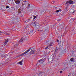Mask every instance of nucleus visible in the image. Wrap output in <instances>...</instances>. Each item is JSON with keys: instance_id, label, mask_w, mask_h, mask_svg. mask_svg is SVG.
Wrapping results in <instances>:
<instances>
[{"instance_id": "f257e3e1", "label": "nucleus", "mask_w": 76, "mask_h": 76, "mask_svg": "<svg viewBox=\"0 0 76 76\" xmlns=\"http://www.w3.org/2000/svg\"><path fill=\"white\" fill-rule=\"evenodd\" d=\"M31 50L30 52L29 53L31 55L32 54H34V51H33L32 50V49L31 48L28 49V50H27L25 52L23 53L22 54H21L19 56V57L20 56H23V55H25V54H27V53H28V52H29V51H30Z\"/></svg>"}, {"instance_id": "f03ea898", "label": "nucleus", "mask_w": 76, "mask_h": 76, "mask_svg": "<svg viewBox=\"0 0 76 76\" xmlns=\"http://www.w3.org/2000/svg\"><path fill=\"white\" fill-rule=\"evenodd\" d=\"M44 60H45V59H42L39 60L37 62V64H36V66H39L40 64H43V62H44V61H45Z\"/></svg>"}, {"instance_id": "7ed1b4c3", "label": "nucleus", "mask_w": 76, "mask_h": 76, "mask_svg": "<svg viewBox=\"0 0 76 76\" xmlns=\"http://www.w3.org/2000/svg\"><path fill=\"white\" fill-rule=\"evenodd\" d=\"M76 1H72L71 0L69 1H67L65 3V4L66 6H68L69 4H74V3H76Z\"/></svg>"}, {"instance_id": "20e7f679", "label": "nucleus", "mask_w": 76, "mask_h": 76, "mask_svg": "<svg viewBox=\"0 0 76 76\" xmlns=\"http://www.w3.org/2000/svg\"><path fill=\"white\" fill-rule=\"evenodd\" d=\"M47 44L49 45V46H53L54 44H53V42H50V41H48L46 42Z\"/></svg>"}, {"instance_id": "39448f33", "label": "nucleus", "mask_w": 76, "mask_h": 76, "mask_svg": "<svg viewBox=\"0 0 76 76\" xmlns=\"http://www.w3.org/2000/svg\"><path fill=\"white\" fill-rule=\"evenodd\" d=\"M27 36H24L23 38H21L19 42H22L23 41V39H27Z\"/></svg>"}, {"instance_id": "423d86ee", "label": "nucleus", "mask_w": 76, "mask_h": 76, "mask_svg": "<svg viewBox=\"0 0 76 76\" xmlns=\"http://www.w3.org/2000/svg\"><path fill=\"white\" fill-rule=\"evenodd\" d=\"M15 3H16L17 5H19L20 3V1L19 0H17L15 2Z\"/></svg>"}, {"instance_id": "0eeeda50", "label": "nucleus", "mask_w": 76, "mask_h": 76, "mask_svg": "<svg viewBox=\"0 0 76 76\" xmlns=\"http://www.w3.org/2000/svg\"><path fill=\"white\" fill-rule=\"evenodd\" d=\"M74 20H75L74 18L71 19V20L72 22H71V21H70V22H69V25H71L72 24V23H73V21H74Z\"/></svg>"}, {"instance_id": "6e6552de", "label": "nucleus", "mask_w": 76, "mask_h": 76, "mask_svg": "<svg viewBox=\"0 0 76 76\" xmlns=\"http://www.w3.org/2000/svg\"><path fill=\"white\" fill-rule=\"evenodd\" d=\"M70 11L71 12V13H72V14H73V13H75V10H74L73 9H71L70 10Z\"/></svg>"}, {"instance_id": "1a4fd4ad", "label": "nucleus", "mask_w": 76, "mask_h": 76, "mask_svg": "<svg viewBox=\"0 0 76 76\" xmlns=\"http://www.w3.org/2000/svg\"><path fill=\"white\" fill-rule=\"evenodd\" d=\"M75 73H70L69 75H68V76H74V75H75Z\"/></svg>"}, {"instance_id": "9d476101", "label": "nucleus", "mask_w": 76, "mask_h": 76, "mask_svg": "<svg viewBox=\"0 0 76 76\" xmlns=\"http://www.w3.org/2000/svg\"><path fill=\"white\" fill-rule=\"evenodd\" d=\"M35 27H36V28H37V29H38V28H39V26L37 25L36 24H35Z\"/></svg>"}, {"instance_id": "9b49d317", "label": "nucleus", "mask_w": 76, "mask_h": 76, "mask_svg": "<svg viewBox=\"0 0 76 76\" xmlns=\"http://www.w3.org/2000/svg\"><path fill=\"white\" fill-rule=\"evenodd\" d=\"M68 11V9H67V8L66 7L65 9L64 10V13H65V12H67Z\"/></svg>"}, {"instance_id": "f8f14e48", "label": "nucleus", "mask_w": 76, "mask_h": 76, "mask_svg": "<svg viewBox=\"0 0 76 76\" xmlns=\"http://www.w3.org/2000/svg\"><path fill=\"white\" fill-rule=\"evenodd\" d=\"M67 32V31H66V30L64 33L63 34H62V37H63V36H65V35H66L65 34H66Z\"/></svg>"}, {"instance_id": "ddd939ff", "label": "nucleus", "mask_w": 76, "mask_h": 76, "mask_svg": "<svg viewBox=\"0 0 76 76\" xmlns=\"http://www.w3.org/2000/svg\"><path fill=\"white\" fill-rule=\"evenodd\" d=\"M16 18L15 17H12L11 18V20H12V21H13L14 20H16Z\"/></svg>"}, {"instance_id": "4468645a", "label": "nucleus", "mask_w": 76, "mask_h": 76, "mask_svg": "<svg viewBox=\"0 0 76 76\" xmlns=\"http://www.w3.org/2000/svg\"><path fill=\"white\" fill-rule=\"evenodd\" d=\"M23 60L21 61L20 62L18 63V64L21 65V66H22V61Z\"/></svg>"}, {"instance_id": "2eb2a0df", "label": "nucleus", "mask_w": 76, "mask_h": 76, "mask_svg": "<svg viewBox=\"0 0 76 76\" xmlns=\"http://www.w3.org/2000/svg\"><path fill=\"white\" fill-rule=\"evenodd\" d=\"M56 13H58L59 12H61V9H59L58 10H56Z\"/></svg>"}, {"instance_id": "dca6fc26", "label": "nucleus", "mask_w": 76, "mask_h": 76, "mask_svg": "<svg viewBox=\"0 0 76 76\" xmlns=\"http://www.w3.org/2000/svg\"><path fill=\"white\" fill-rule=\"evenodd\" d=\"M57 51H58V49H57V48H56L55 51V53H56L57 52Z\"/></svg>"}, {"instance_id": "f3484780", "label": "nucleus", "mask_w": 76, "mask_h": 76, "mask_svg": "<svg viewBox=\"0 0 76 76\" xmlns=\"http://www.w3.org/2000/svg\"><path fill=\"white\" fill-rule=\"evenodd\" d=\"M58 57H62V54H60L58 56Z\"/></svg>"}, {"instance_id": "a211bd4d", "label": "nucleus", "mask_w": 76, "mask_h": 76, "mask_svg": "<svg viewBox=\"0 0 76 76\" xmlns=\"http://www.w3.org/2000/svg\"><path fill=\"white\" fill-rule=\"evenodd\" d=\"M70 60L71 61H74V59L73 58H71L70 59Z\"/></svg>"}, {"instance_id": "6ab92c4d", "label": "nucleus", "mask_w": 76, "mask_h": 76, "mask_svg": "<svg viewBox=\"0 0 76 76\" xmlns=\"http://www.w3.org/2000/svg\"><path fill=\"white\" fill-rule=\"evenodd\" d=\"M75 30H76V29H75V28H74L73 30L71 32H76V31H75Z\"/></svg>"}, {"instance_id": "aec40b11", "label": "nucleus", "mask_w": 76, "mask_h": 76, "mask_svg": "<svg viewBox=\"0 0 76 76\" xmlns=\"http://www.w3.org/2000/svg\"><path fill=\"white\" fill-rule=\"evenodd\" d=\"M66 48H65V49L64 50L63 52L64 53H66Z\"/></svg>"}, {"instance_id": "412c9836", "label": "nucleus", "mask_w": 76, "mask_h": 76, "mask_svg": "<svg viewBox=\"0 0 76 76\" xmlns=\"http://www.w3.org/2000/svg\"><path fill=\"white\" fill-rule=\"evenodd\" d=\"M8 41H9V39H7V41H5V43H7V42H8Z\"/></svg>"}, {"instance_id": "4be33fe9", "label": "nucleus", "mask_w": 76, "mask_h": 76, "mask_svg": "<svg viewBox=\"0 0 76 76\" xmlns=\"http://www.w3.org/2000/svg\"><path fill=\"white\" fill-rule=\"evenodd\" d=\"M9 6H6V9H9Z\"/></svg>"}, {"instance_id": "5701e85b", "label": "nucleus", "mask_w": 76, "mask_h": 76, "mask_svg": "<svg viewBox=\"0 0 76 76\" xmlns=\"http://www.w3.org/2000/svg\"><path fill=\"white\" fill-rule=\"evenodd\" d=\"M5 35H10L9 34H8L7 32L5 33Z\"/></svg>"}, {"instance_id": "b1692460", "label": "nucleus", "mask_w": 76, "mask_h": 76, "mask_svg": "<svg viewBox=\"0 0 76 76\" xmlns=\"http://www.w3.org/2000/svg\"><path fill=\"white\" fill-rule=\"evenodd\" d=\"M58 9H59V7H56V9H57V10Z\"/></svg>"}, {"instance_id": "393cba45", "label": "nucleus", "mask_w": 76, "mask_h": 76, "mask_svg": "<svg viewBox=\"0 0 76 76\" xmlns=\"http://www.w3.org/2000/svg\"><path fill=\"white\" fill-rule=\"evenodd\" d=\"M63 73V71H60V73Z\"/></svg>"}, {"instance_id": "a878e982", "label": "nucleus", "mask_w": 76, "mask_h": 76, "mask_svg": "<svg viewBox=\"0 0 76 76\" xmlns=\"http://www.w3.org/2000/svg\"><path fill=\"white\" fill-rule=\"evenodd\" d=\"M48 48V46H47L45 48V49H47Z\"/></svg>"}, {"instance_id": "bb28decb", "label": "nucleus", "mask_w": 76, "mask_h": 76, "mask_svg": "<svg viewBox=\"0 0 76 76\" xmlns=\"http://www.w3.org/2000/svg\"><path fill=\"white\" fill-rule=\"evenodd\" d=\"M32 32V31H30V32L29 33V34H31Z\"/></svg>"}, {"instance_id": "cd10ccee", "label": "nucleus", "mask_w": 76, "mask_h": 76, "mask_svg": "<svg viewBox=\"0 0 76 76\" xmlns=\"http://www.w3.org/2000/svg\"><path fill=\"white\" fill-rule=\"evenodd\" d=\"M17 46H18V45L16 44V45H15V47H17Z\"/></svg>"}, {"instance_id": "c85d7f7f", "label": "nucleus", "mask_w": 76, "mask_h": 76, "mask_svg": "<svg viewBox=\"0 0 76 76\" xmlns=\"http://www.w3.org/2000/svg\"><path fill=\"white\" fill-rule=\"evenodd\" d=\"M64 42H62V45H63V44H64Z\"/></svg>"}, {"instance_id": "c756f323", "label": "nucleus", "mask_w": 76, "mask_h": 76, "mask_svg": "<svg viewBox=\"0 0 76 76\" xmlns=\"http://www.w3.org/2000/svg\"><path fill=\"white\" fill-rule=\"evenodd\" d=\"M59 41V40H57V42H58Z\"/></svg>"}, {"instance_id": "7c9ffc66", "label": "nucleus", "mask_w": 76, "mask_h": 76, "mask_svg": "<svg viewBox=\"0 0 76 76\" xmlns=\"http://www.w3.org/2000/svg\"><path fill=\"white\" fill-rule=\"evenodd\" d=\"M35 17L34 18V19H35V18H36V17H35Z\"/></svg>"}, {"instance_id": "2f4dec72", "label": "nucleus", "mask_w": 76, "mask_h": 76, "mask_svg": "<svg viewBox=\"0 0 76 76\" xmlns=\"http://www.w3.org/2000/svg\"><path fill=\"white\" fill-rule=\"evenodd\" d=\"M59 20L60 21V20H57V21H58H58H59Z\"/></svg>"}, {"instance_id": "473e14b6", "label": "nucleus", "mask_w": 76, "mask_h": 76, "mask_svg": "<svg viewBox=\"0 0 76 76\" xmlns=\"http://www.w3.org/2000/svg\"><path fill=\"white\" fill-rule=\"evenodd\" d=\"M0 64H1V62H0Z\"/></svg>"}, {"instance_id": "72a5a7b5", "label": "nucleus", "mask_w": 76, "mask_h": 76, "mask_svg": "<svg viewBox=\"0 0 76 76\" xmlns=\"http://www.w3.org/2000/svg\"><path fill=\"white\" fill-rule=\"evenodd\" d=\"M0 32L1 33H2V32L1 31H0Z\"/></svg>"}, {"instance_id": "f704fd0d", "label": "nucleus", "mask_w": 76, "mask_h": 76, "mask_svg": "<svg viewBox=\"0 0 76 76\" xmlns=\"http://www.w3.org/2000/svg\"><path fill=\"white\" fill-rule=\"evenodd\" d=\"M28 6H30V4H29V5H28Z\"/></svg>"}, {"instance_id": "c9c22d12", "label": "nucleus", "mask_w": 76, "mask_h": 76, "mask_svg": "<svg viewBox=\"0 0 76 76\" xmlns=\"http://www.w3.org/2000/svg\"><path fill=\"white\" fill-rule=\"evenodd\" d=\"M40 31H41V30H40Z\"/></svg>"}, {"instance_id": "e433bc0d", "label": "nucleus", "mask_w": 76, "mask_h": 76, "mask_svg": "<svg viewBox=\"0 0 76 76\" xmlns=\"http://www.w3.org/2000/svg\"><path fill=\"white\" fill-rule=\"evenodd\" d=\"M29 20H30L29 19Z\"/></svg>"}, {"instance_id": "4c0bfd02", "label": "nucleus", "mask_w": 76, "mask_h": 76, "mask_svg": "<svg viewBox=\"0 0 76 76\" xmlns=\"http://www.w3.org/2000/svg\"><path fill=\"white\" fill-rule=\"evenodd\" d=\"M28 22H29V20L28 21Z\"/></svg>"}, {"instance_id": "58836bf2", "label": "nucleus", "mask_w": 76, "mask_h": 76, "mask_svg": "<svg viewBox=\"0 0 76 76\" xmlns=\"http://www.w3.org/2000/svg\"><path fill=\"white\" fill-rule=\"evenodd\" d=\"M27 34H28V33H27Z\"/></svg>"}]
</instances>
